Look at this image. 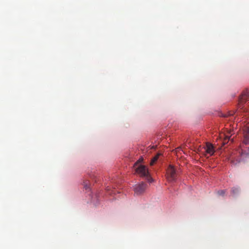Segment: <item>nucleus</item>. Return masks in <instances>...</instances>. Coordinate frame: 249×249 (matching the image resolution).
<instances>
[{"label":"nucleus","mask_w":249,"mask_h":249,"mask_svg":"<svg viewBox=\"0 0 249 249\" xmlns=\"http://www.w3.org/2000/svg\"><path fill=\"white\" fill-rule=\"evenodd\" d=\"M176 170L174 167L170 165L166 170V178L169 182H174L176 180Z\"/></svg>","instance_id":"f03ea898"},{"label":"nucleus","mask_w":249,"mask_h":249,"mask_svg":"<svg viewBox=\"0 0 249 249\" xmlns=\"http://www.w3.org/2000/svg\"><path fill=\"white\" fill-rule=\"evenodd\" d=\"M84 183H85L84 188H85V189L86 190L89 189V186H88V183L85 182Z\"/></svg>","instance_id":"ddd939ff"},{"label":"nucleus","mask_w":249,"mask_h":249,"mask_svg":"<svg viewBox=\"0 0 249 249\" xmlns=\"http://www.w3.org/2000/svg\"><path fill=\"white\" fill-rule=\"evenodd\" d=\"M249 100V92L246 91L243 92L239 98L240 104L244 103Z\"/></svg>","instance_id":"423d86ee"},{"label":"nucleus","mask_w":249,"mask_h":249,"mask_svg":"<svg viewBox=\"0 0 249 249\" xmlns=\"http://www.w3.org/2000/svg\"><path fill=\"white\" fill-rule=\"evenodd\" d=\"M244 140V142L246 144L249 143V123L244 125L243 127Z\"/></svg>","instance_id":"20e7f679"},{"label":"nucleus","mask_w":249,"mask_h":249,"mask_svg":"<svg viewBox=\"0 0 249 249\" xmlns=\"http://www.w3.org/2000/svg\"><path fill=\"white\" fill-rule=\"evenodd\" d=\"M230 137L229 136H226L224 138V140L223 142V144H225L229 140Z\"/></svg>","instance_id":"9d476101"},{"label":"nucleus","mask_w":249,"mask_h":249,"mask_svg":"<svg viewBox=\"0 0 249 249\" xmlns=\"http://www.w3.org/2000/svg\"><path fill=\"white\" fill-rule=\"evenodd\" d=\"M205 152L210 155H212L214 153L213 146L210 143L207 142L205 147Z\"/></svg>","instance_id":"39448f33"},{"label":"nucleus","mask_w":249,"mask_h":249,"mask_svg":"<svg viewBox=\"0 0 249 249\" xmlns=\"http://www.w3.org/2000/svg\"><path fill=\"white\" fill-rule=\"evenodd\" d=\"M238 153L241 158H248L249 157V148H248L247 151H244L243 149L240 148L238 149Z\"/></svg>","instance_id":"0eeeda50"},{"label":"nucleus","mask_w":249,"mask_h":249,"mask_svg":"<svg viewBox=\"0 0 249 249\" xmlns=\"http://www.w3.org/2000/svg\"><path fill=\"white\" fill-rule=\"evenodd\" d=\"M161 155L160 153H158L151 160L150 165H153L155 162L158 160L160 156Z\"/></svg>","instance_id":"6e6552de"},{"label":"nucleus","mask_w":249,"mask_h":249,"mask_svg":"<svg viewBox=\"0 0 249 249\" xmlns=\"http://www.w3.org/2000/svg\"><path fill=\"white\" fill-rule=\"evenodd\" d=\"M135 171L141 177L145 178L148 182L151 183L153 181V178L150 176L147 168L145 165H139L136 167Z\"/></svg>","instance_id":"f257e3e1"},{"label":"nucleus","mask_w":249,"mask_h":249,"mask_svg":"<svg viewBox=\"0 0 249 249\" xmlns=\"http://www.w3.org/2000/svg\"><path fill=\"white\" fill-rule=\"evenodd\" d=\"M146 188L147 184L143 182L136 184L134 188L135 193L137 195H141L144 193Z\"/></svg>","instance_id":"7ed1b4c3"},{"label":"nucleus","mask_w":249,"mask_h":249,"mask_svg":"<svg viewBox=\"0 0 249 249\" xmlns=\"http://www.w3.org/2000/svg\"><path fill=\"white\" fill-rule=\"evenodd\" d=\"M152 148H155L154 146H153Z\"/></svg>","instance_id":"4468645a"},{"label":"nucleus","mask_w":249,"mask_h":249,"mask_svg":"<svg viewBox=\"0 0 249 249\" xmlns=\"http://www.w3.org/2000/svg\"><path fill=\"white\" fill-rule=\"evenodd\" d=\"M240 191L239 188L238 187H233L231 189V193L233 195H236L239 193Z\"/></svg>","instance_id":"1a4fd4ad"},{"label":"nucleus","mask_w":249,"mask_h":249,"mask_svg":"<svg viewBox=\"0 0 249 249\" xmlns=\"http://www.w3.org/2000/svg\"><path fill=\"white\" fill-rule=\"evenodd\" d=\"M142 159H140L135 164L134 166L136 167L140 162H142Z\"/></svg>","instance_id":"f8f14e48"},{"label":"nucleus","mask_w":249,"mask_h":249,"mask_svg":"<svg viewBox=\"0 0 249 249\" xmlns=\"http://www.w3.org/2000/svg\"><path fill=\"white\" fill-rule=\"evenodd\" d=\"M217 193L219 195L224 196L225 193V191L224 190H219L217 192Z\"/></svg>","instance_id":"9b49d317"}]
</instances>
